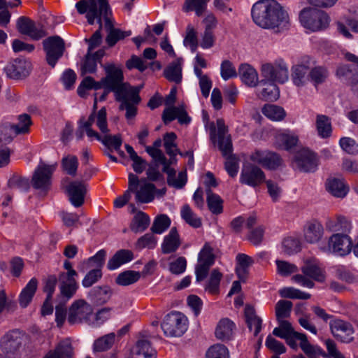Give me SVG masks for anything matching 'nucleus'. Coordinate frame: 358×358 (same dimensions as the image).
<instances>
[{
	"instance_id": "obj_42",
	"label": "nucleus",
	"mask_w": 358,
	"mask_h": 358,
	"mask_svg": "<svg viewBox=\"0 0 358 358\" xmlns=\"http://www.w3.org/2000/svg\"><path fill=\"white\" fill-rule=\"evenodd\" d=\"M171 223V219L168 215H159L154 219L150 231L155 234H162L169 228Z\"/></svg>"
},
{
	"instance_id": "obj_15",
	"label": "nucleus",
	"mask_w": 358,
	"mask_h": 358,
	"mask_svg": "<svg viewBox=\"0 0 358 358\" xmlns=\"http://www.w3.org/2000/svg\"><path fill=\"white\" fill-rule=\"evenodd\" d=\"M345 58L352 64L338 66L336 70V75L340 78H345L348 80L352 90H355L358 85V56L350 52H346Z\"/></svg>"
},
{
	"instance_id": "obj_14",
	"label": "nucleus",
	"mask_w": 358,
	"mask_h": 358,
	"mask_svg": "<svg viewBox=\"0 0 358 358\" xmlns=\"http://www.w3.org/2000/svg\"><path fill=\"white\" fill-rule=\"evenodd\" d=\"M92 313L93 308L89 303L84 299H78L71 305L67 320L71 324L87 322Z\"/></svg>"
},
{
	"instance_id": "obj_60",
	"label": "nucleus",
	"mask_w": 358,
	"mask_h": 358,
	"mask_svg": "<svg viewBox=\"0 0 358 358\" xmlns=\"http://www.w3.org/2000/svg\"><path fill=\"white\" fill-rule=\"evenodd\" d=\"M282 248L284 253L291 255L300 251V242L296 238L287 237L282 241Z\"/></svg>"
},
{
	"instance_id": "obj_23",
	"label": "nucleus",
	"mask_w": 358,
	"mask_h": 358,
	"mask_svg": "<svg viewBox=\"0 0 358 358\" xmlns=\"http://www.w3.org/2000/svg\"><path fill=\"white\" fill-rule=\"evenodd\" d=\"M325 227L327 230L332 232L348 233L352 229V223L345 216L337 215L327 219Z\"/></svg>"
},
{
	"instance_id": "obj_64",
	"label": "nucleus",
	"mask_w": 358,
	"mask_h": 358,
	"mask_svg": "<svg viewBox=\"0 0 358 358\" xmlns=\"http://www.w3.org/2000/svg\"><path fill=\"white\" fill-rule=\"evenodd\" d=\"M277 273L282 276H288L292 273L298 271V268L295 264L286 261L276 260Z\"/></svg>"
},
{
	"instance_id": "obj_4",
	"label": "nucleus",
	"mask_w": 358,
	"mask_h": 358,
	"mask_svg": "<svg viewBox=\"0 0 358 358\" xmlns=\"http://www.w3.org/2000/svg\"><path fill=\"white\" fill-rule=\"evenodd\" d=\"M301 271L303 274L293 275L292 280L303 287L313 288L315 285L313 280L320 282L325 280L324 271L315 258L305 260Z\"/></svg>"
},
{
	"instance_id": "obj_63",
	"label": "nucleus",
	"mask_w": 358,
	"mask_h": 358,
	"mask_svg": "<svg viewBox=\"0 0 358 358\" xmlns=\"http://www.w3.org/2000/svg\"><path fill=\"white\" fill-rule=\"evenodd\" d=\"M222 274L217 270L213 269L206 286V289L213 294H216L219 291V285Z\"/></svg>"
},
{
	"instance_id": "obj_20",
	"label": "nucleus",
	"mask_w": 358,
	"mask_h": 358,
	"mask_svg": "<svg viewBox=\"0 0 358 358\" xmlns=\"http://www.w3.org/2000/svg\"><path fill=\"white\" fill-rule=\"evenodd\" d=\"M3 70L9 78L22 79L29 76L31 64L24 59L17 58L9 62Z\"/></svg>"
},
{
	"instance_id": "obj_28",
	"label": "nucleus",
	"mask_w": 358,
	"mask_h": 358,
	"mask_svg": "<svg viewBox=\"0 0 358 358\" xmlns=\"http://www.w3.org/2000/svg\"><path fill=\"white\" fill-rule=\"evenodd\" d=\"M112 294V289L106 285L95 287L89 292L90 300L97 306L103 305L108 301Z\"/></svg>"
},
{
	"instance_id": "obj_37",
	"label": "nucleus",
	"mask_w": 358,
	"mask_h": 358,
	"mask_svg": "<svg viewBox=\"0 0 358 358\" xmlns=\"http://www.w3.org/2000/svg\"><path fill=\"white\" fill-rule=\"evenodd\" d=\"M245 316L248 328L252 330L254 327V336H257L262 329V319L256 315L255 308L250 306L245 307Z\"/></svg>"
},
{
	"instance_id": "obj_49",
	"label": "nucleus",
	"mask_w": 358,
	"mask_h": 358,
	"mask_svg": "<svg viewBox=\"0 0 358 358\" xmlns=\"http://www.w3.org/2000/svg\"><path fill=\"white\" fill-rule=\"evenodd\" d=\"M275 140L279 147L287 150L296 146L299 141L297 136L284 133L276 135Z\"/></svg>"
},
{
	"instance_id": "obj_13",
	"label": "nucleus",
	"mask_w": 358,
	"mask_h": 358,
	"mask_svg": "<svg viewBox=\"0 0 358 358\" xmlns=\"http://www.w3.org/2000/svg\"><path fill=\"white\" fill-rule=\"evenodd\" d=\"M43 47L48 64L54 68L65 51L64 40L59 36H49L43 40Z\"/></svg>"
},
{
	"instance_id": "obj_56",
	"label": "nucleus",
	"mask_w": 358,
	"mask_h": 358,
	"mask_svg": "<svg viewBox=\"0 0 358 358\" xmlns=\"http://www.w3.org/2000/svg\"><path fill=\"white\" fill-rule=\"evenodd\" d=\"M292 303L289 301L280 300L275 304V316L277 320L289 317L291 313Z\"/></svg>"
},
{
	"instance_id": "obj_45",
	"label": "nucleus",
	"mask_w": 358,
	"mask_h": 358,
	"mask_svg": "<svg viewBox=\"0 0 358 358\" xmlns=\"http://www.w3.org/2000/svg\"><path fill=\"white\" fill-rule=\"evenodd\" d=\"M262 112L268 119L274 121L282 120L285 116V111L282 107L273 104L264 105Z\"/></svg>"
},
{
	"instance_id": "obj_10",
	"label": "nucleus",
	"mask_w": 358,
	"mask_h": 358,
	"mask_svg": "<svg viewBox=\"0 0 358 358\" xmlns=\"http://www.w3.org/2000/svg\"><path fill=\"white\" fill-rule=\"evenodd\" d=\"M76 7L80 14L86 13V18L87 20V22L90 24H94L95 20H96V22L99 24V29L96 31H99V32H101L103 29V21H104L105 28L107 18L109 19L110 21H114L110 7L109 13H104V11L101 10L98 5L96 6V8H94V10H92V4L87 3L86 0L79 1L76 3Z\"/></svg>"
},
{
	"instance_id": "obj_57",
	"label": "nucleus",
	"mask_w": 358,
	"mask_h": 358,
	"mask_svg": "<svg viewBox=\"0 0 358 358\" xmlns=\"http://www.w3.org/2000/svg\"><path fill=\"white\" fill-rule=\"evenodd\" d=\"M176 138L177 136L173 132L166 133L164 136V145L166 152L170 156V157L173 159H175L178 151L176 144L175 143Z\"/></svg>"
},
{
	"instance_id": "obj_61",
	"label": "nucleus",
	"mask_w": 358,
	"mask_h": 358,
	"mask_svg": "<svg viewBox=\"0 0 358 358\" xmlns=\"http://www.w3.org/2000/svg\"><path fill=\"white\" fill-rule=\"evenodd\" d=\"M56 169V164H40L35 170L31 179H50Z\"/></svg>"
},
{
	"instance_id": "obj_59",
	"label": "nucleus",
	"mask_w": 358,
	"mask_h": 358,
	"mask_svg": "<svg viewBox=\"0 0 358 358\" xmlns=\"http://www.w3.org/2000/svg\"><path fill=\"white\" fill-rule=\"evenodd\" d=\"M279 294L282 297L289 299H308L310 298V294L303 292L292 287H284L280 289Z\"/></svg>"
},
{
	"instance_id": "obj_34",
	"label": "nucleus",
	"mask_w": 358,
	"mask_h": 358,
	"mask_svg": "<svg viewBox=\"0 0 358 358\" xmlns=\"http://www.w3.org/2000/svg\"><path fill=\"white\" fill-rule=\"evenodd\" d=\"M36 278H31L22 290L19 296V303L21 307L26 308L31 301L38 287Z\"/></svg>"
},
{
	"instance_id": "obj_2",
	"label": "nucleus",
	"mask_w": 358,
	"mask_h": 358,
	"mask_svg": "<svg viewBox=\"0 0 358 358\" xmlns=\"http://www.w3.org/2000/svg\"><path fill=\"white\" fill-rule=\"evenodd\" d=\"M253 22L264 29H287L289 17L287 12L275 0H259L252 7Z\"/></svg>"
},
{
	"instance_id": "obj_47",
	"label": "nucleus",
	"mask_w": 358,
	"mask_h": 358,
	"mask_svg": "<svg viewBox=\"0 0 358 358\" xmlns=\"http://www.w3.org/2000/svg\"><path fill=\"white\" fill-rule=\"evenodd\" d=\"M182 218L190 226L199 228L201 226V220L192 211L188 204L184 205L180 210Z\"/></svg>"
},
{
	"instance_id": "obj_17",
	"label": "nucleus",
	"mask_w": 358,
	"mask_h": 358,
	"mask_svg": "<svg viewBox=\"0 0 358 358\" xmlns=\"http://www.w3.org/2000/svg\"><path fill=\"white\" fill-rule=\"evenodd\" d=\"M352 247V240L347 234L336 233L329 237L328 247L321 248V250L324 252L345 256L350 252Z\"/></svg>"
},
{
	"instance_id": "obj_41",
	"label": "nucleus",
	"mask_w": 358,
	"mask_h": 358,
	"mask_svg": "<svg viewBox=\"0 0 358 358\" xmlns=\"http://www.w3.org/2000/svg\"><path fill=\"white\" fill-rule=\"evenodd\" d=\"M316 129L318 135L322 138H329L331 134L330 119L324 115H317L316 117Z\"/></svg>"
},
{
	"instance_id": "obj_58",
	"label": "nucleus",
	"mask_w": 358,
	"mask_h": 358,
	"mask_svg": "<svg viewBox=\"0 0 358 358\" xmlns=\"http://www.w3.org/2000/svg\"><path fill=\"white\" fill-rule=\"evenodd\" d=\"M183 43L185 46H189L192 52H195L198 48L197 32L192 24L187 26Z\"/></svg>"
},
{
	"instance_id": "obj_35",
	"label": "nucleus",
	"mask_w": 358,
	"mask_h": 358,
	"mask_svg": "<svg viewBox=\"0 0 358 358\" xmlns=\"http://www.w3.org/2000/svg\"><path fill=\"white\" fill-rule=\"evenodd\" d=\"M325 188L331 195L336 198H344L350 189L343 180H327Z\"/></svg>"
},
{
	"instance_id": "obj_50",
	"label": "nucleus",
	"mask_w": 358,
	"mask_h": 358,
	"mask_svg": "<svg viewBox=\"0 0 358 358\" xmlns=\"http://www.w3.org/2000/svg\"><path fill=\"white\" fill-rule=\"evenodd\" d=\"M136 354L143 355L144 358H156L157 352L152 348L149 341L145 338L139 339L136 345Z\"/></svg>"
},
{
	"instance_id": "obj_53",
	"label": "nucleus",
	"mask_w": 358,
	"mask_h": 358,
	"mask_svg": "<svg viewBox=\"0 0 358 358\" xmlns=\"http://www.w3.org/2000/svg\"><path fill=\"white\" fill-rule=\"evenodd\" d=\"M154 234L155 233L151 231L138 238L135 243L136 248L138 250L144 248L154 249L157 244V238Z\"/></svg>"
},
{
	"instance_id": "obj_31",
	"label": "nucleus",
	"mask_w": 358,
	"mask_h": 358,
	"mask_svg": "<svg viewBox=\"0 0 358 358\" xmlns=\"http://www.w3.org/2000/svg\"><path fill=\"white\" fill-rule=\"evenodd\" d=\"M134 259V254L129 250H120L108 260L107 268L115 270L120 266L131 262Z\"/></svg>"
},
{
	"instance_id": "obj_27",
	"label": "nucleus",
	"mask_w": 358,
	"mask_h": 358,
	"mask_svg": "<svg viewBox=\"0 0 358 358\" xmlns=\"http://www.w3.org/2000/svg\"><path fill=\"white\" fill-rule=\"evenodd\" d=\"M235 328L236 325L229 318H222L217 324L215 335L220 341H229L233 336Z\"/></svg>"
},
{
	"instance_id": "obj_54",
	"label": "nucleus",
	"mask_w": 358,
	"mask_h": 358,
	"mask_svg": "<svg viewBox=\"0 0 358 358\" xmlns=\"http://www.w3.org/2000/svg\"><path fill=\"white\" fill-rule=\"evenodd\" d=\"M115 337V334L110 333L96 339L94 343V350L103 352L110 349L114 343Z\"/></svg>"
},
{
	"instance_id": "obj_19",
	"label": "nucleus",
	"mask_w": 358,
	"mask_h": 358,
	"mask_svg": "<svg viewBox=\"0 0 358 358\" xmlns=\"http://www.w3.org/2000/svg\"><path fill=\"white\" fill-rule=\"evenodd\" d=\"M296 167L301 172H314L318 165L317 155L307 148L296 152L294 157Z\"/></svg>"
},
{
	"instance_id": "obj_26",
	"label": "nucleus",
	"mask_w": 358,
	"mask_h": 358,
	"mask_svg": "<svg viewBox=\"0 0 358 358\" xmlns=\"http://www.w3.org/2000/svg\"><path fill=\"white\" fill-rule=\"evenodd\" d=\"M238 76L241 81L248 87H253L257 85L259 81L257 71L248 64H242L238 68Z\"/></svg>"
},
{
	"instance_id": "obj_8",
	"label": "nucleus",
	"mask_w": 358,
	"mask_h": 358,
	"mask_svg": "<svg viewBox=\"0 0 358 358\" xmlns=\"http://www.w3.org/2000/svg\"><path fill=\"white\" fill-rule=\"evenodd\" d=\"M28 336L22 331L13 329L6 333L0 340V348L7 355H14L22 350L27 342Z\"/></svg>"
},
{
	"instance_id": "obj_5",
	"label": "nucleus",
	"mask_w": 358,
	"mask_h": 358,
	"mask_svg": "<svg viewBox=\"0 0 358 358\" xmlns=\"http://www.w3.org/2000/svg\"><path fill=\"white\" fill-rule=\"evenodd\" d=\"M128 187L130 192L135 194L136 201L141 203H150L155 196L162 197L166 192L165 187L156 189L155 186L148 180H129Z\"/></svg>"
},
{
	"instance_id": "obj_9",
	"label": "nucleus",
	"mask_w": 358,
	"mask_h": 358,
	"mask_svg": "<svg viewBox=\"0 0 358 358\" xmlns=\"http://www.w3.org/2000/svg\"><path fill=\"white\" fill-rule=\"evenodd\" d=\"M188 320L185 315L174 311L168 314L162 322L161 327L166 336H181L187 331Z\"/></svg>"
},
{
	"instance_id": "obj_55",
	"label": "nucleus",
	"mask_w": 358,
	"mask_h": 358,
	"mask_svg": "<svg viewBox=\"0 0 358 358\" xmlns=\"http://www.w3.org/2000/svg\"><path fill=\"white\" fill-rule=\"evenodd\" d=\"M222 200L218 195L213 194L210 190H207L208 206L213 214L217 215L222 213Z\"/></svg>"
},
{
	"instance_id": "obj_16",
	"label": "nucleus",
	"mask_w": 358,
	"mask_h": 358,
	"mask_svg": "<svg viewBox=\"0 0 358 358\" xmlns=\"http://www.w3.org/2000/svg\"><path fill=\"white\" fill-rule=\"evenodd\" d=\"M215 259L213 248L206 243L199 254L198 263L195 267L197 282H201L207 277L210 266L215 262Z\"/></svg>"
},
{
	"instance_id": "obj_12",
	"label": "nucleus",
	"mask_w": 358,
	"mask_h": 358,
	"mask_svg": "<svg viewBox=\"0 0 358 358\" xmlns=\"http://www.w3.org/2000/svg\"><path fill=\"white\" fill-rule=\"evenodd\" d=\"M106 115V110L104 107L98 111L96 126L104 135L103 136L100 135V139L96 140L101 141L108 150H110L112 148L118 150L122 143L121 135L109 134L110 130L108 129Z\"/></svg>"
},
{
	"instance_id": "obj_30",
	"label": "nucleus",
	"mask_w": 358,
	"mask_h": 358,
	"mask_svg": "<svg viewBox=\"0 0 358 358\" xmlns=\"http://www.w3.org/2000/svg\"><path fill=\"white\" fill-rule=\"evenodd\" d=\"M324 234V228L317 221L308 223L304 229V238L309 243H316L321 240Z\"/></svg>"
},
{
	"instance_id": "obj_18",
	"label": "nucleus",
	"mask_w": 358,
	"mask_h": 358,
	"mask_svg": "<svg viewBox=\"0 0 358 358\" xmlns=\"http://www.w3.org/2000/svg\"><path fill=\"white\" fill-rule=\"evenodd\" d=\"M329 327L331 333L337 341L343 343L354 341L355 329L350 322L336 319L330 322Z\"/></svg>"
},
{
	"instance_id": "obj_39",
	"label": "nucleus",
	"mask_w": 358,
	"mask_h": 358,
	"mask_svg": "<svg viewBox=\"0 0 358 358\" xmlns=\"http://www.w3.org/2000/svg\"><path fill=\"white\" fill-rule=\"evenodd\" d=\"M106 252L104 250L98 251L95 255L90 257L87 261H84L79 265L78 268L81 271H85V268H100L104 264Z\"/></svg>"
},
{
	"instance_id": "obj_6",
	"label": "nucleus",
	"mask_w": 358,
	"mask_h": 358,
	"mask_svg": "<svg viewBox=\"0 0 358 358\" xmlns=\"http://www.w3.org/2000/svg\"><path fill=\"white\" fill-rule=\"evenodd\" d=\"M261 75L263 78L259 83L265 82L285 83L289 78L288 66L282 59L275 60L272 63H266L261 66Z\"/></svg>"
},
{
	"instance_id": "obj_51",
	"label": "nucleus",
	"mask_w": 358,
	"mask_h": 358,
	"mask_svg": "<svg viewBox=\"0 0 358 358\" xmlns=\"http://www.w3.org/2000/svg\"><path fill=\"white\" fill-rule=\"evenodd\" d=\"M242 179H264L265 176L260 168L251 164H244L242 173Z\"/></svg>"
},
{
	"instance_id": "obj_21",
	"label": "nucleus",
	"mask_w": 358,
	"mask_h": 358,
	"mask_svg": "<svg viewBox=\"0 0 358 358\" xmlns=\"http://www.w3.org/2000/svg\"><path fill=\"white\" fill-rule=\"evenodd\" d=\"M250 159L268 169H275L281 166L282 163V160L278 154L268 150H257L252 154Z\"/></svg>"
},
{
	"instance_id": "obj_32",
	"label": "nucleus",
	"mask_w": 358,
	"mask_h": 358,
	"mask_svg": "<svg viewBox=\"0 0 358 358\" xmlns=\"http://www.w3.org/2000/svg\"><path fill=\"white\" fill-rule=\"evenodd\" d=\"M182 59L178 58L165 68L164 76L169 81L177 84L182 81Z\"/></svg>"
},
{
	"instance_id": "obj_22",
	"label": "nucleus",
	"mask_w": 358,
	"mask_h": 358,
	"mask_svg": "<svg viewBox=\"0 0 358 358\" xmlns=\"http://www.w3.org/2000/svg\"><path fill=\"white\" fill-rule=\"evenodd\" d=\"M58 280L59 282L58 301L66 303L76 294L78 289V284L76 278H58Z\"/></svg>"
},
{
	"instance_id": "obj_24",
	"label": "nucleus",
	"mask_w": 358,
	"mask_h": 358,
	"mask_svg": "<svg viewBox=\"0 0 358 358\" xmlns=\"http://www.w3.org/2000/svg\"><path fill=\"white\" fill-rule=\"evenodd\" d=\"M181 240L176 227H172L169 234L164 237L161 250L163 254L175 252L180 246Z\"/></svg>"
},
{
	"instance_id": "obj_25",
	"label": "nucleus",
	"mask_w": 358,
	"mask_h": 358,
	"mask_svg": "<svg viewBox=\"0 0 358 358\" xmlns=\"http://www.w3.org/2000/svg\"><path fill=\"white\" fill-rule=\"evenodd\" d=\"M115 21H110L107 18L106 24V31H107V36L106 42L109 47H113L119 41L131 35V31H122L118 28L114 27Z\"/></svg>"
},
{
	"instance_id": "obj_38",
	"label": "nucleus",
	"mask_w": 358,
	"mask_h": 358,
	"mask_svg": "<svg viewBox=\"0 0 358 358\" xmlns=\"http://www.w3.org/2000/svg\"><path fill=\"white\" fill-rule=\"evenodd\" d=\"M150 222V217L143 211H138L134 216L130 224V229L134 233L145 231Z\"/></svg>"
},
{
	"instance_id": "obj_1",
	"label": "nucleus",
	"mask_w": 358,
	"mask_h": 358,
	"mask_svg": "<svg viewBox=\"0 0 358 358\" xmlns=\"http://www.w3.org/2000/svg\"><path fill=\"white\" fill-rule=\"evenodd\" d=\"M101 66L106 76L99 82L94 80L92 89L113 91L115 99L120 103V110H126V118L134 117L137 113V106L141 101L139 93L142 86L134 87L124 82L123 71L120 66L114 64H105Z\"/></svg>"
},
{
	"instance_id": "obj_11",
	"label": "nucleus",
	"mask_w": 358,
	"mask_h": 358,
	"mask_svg": "<svg viewBox=\"0 0 358 358\" xmlns=\"http://www.w3.org/2000/svg\"><path fill=\"white\" fill-rule=\"evenodd\" d=\"M61 187L74 207L83 205L87 192V185L83 180H63Z\"/></svg>"
},
{
	"instance_id": "obj_44",
	"label": "nucleus",
	"mask_w": 358,
	"mask_h": 358,
	"mask_svg": "<svg viewBox=\"0 0 358 358\" xmlns=\"http://www.w3.org/2000/svg\"><path fill=\"white\" fill-rule=\"evenodd\" d=\"M141 278L138 271L128 270L120 273L115 279V282L120 286H128L136 282Z\"/></svg>"
},
{
	"instance_id": "obj_29",
	"label": "nucleus",
	"mask_w": 358,
	"mask_h": 358,
	"mask_svg": "<svg viewBox=\"0 0 358 358\" xmlns=\"http://www.w3.org/2000/svg\"><path fill=\"white\" fill-rule=\"evenodd\" d=\"M73 355L71 341L65 339L60 341L54 350H50L43 358H72Z\"/></svg>"
},
{
	"instance_id": "obj_40",
	"label": "nucleus",
	"mask_w": 358,
	"mask_h": 358,
	"mask_svg": "<svg viewBox=\"0 0 358 358\" xmlns=\"http://www.w3.org/2000/svg\"><path fill=\"white\" fill-rule=\"evenodd\" d=\"M210 0H185L182 10L185 13L194 11L196 16L203 15Z\"/></svg>"
},
{
	"instance_id": "obj_7",
	"label": "nucleus",
	"mask_w": 358,
	"mask_h": 358,
	"mask_svg": "<svg viewBox=\"0 0 358 358\" xmlns=\"http://www.w3.org/2000/svg\"><path fill=\"white\" fill-rule=\"evenodd\" d=\"M301 24L312 31H317L327 28L329 23V15L322 10L314 8H305L299 14Z\"/></svg>"
},
{
	"instance_id": "obj_48",
	"label": "nucleus",
	"mask_w": 358,
	"mask_h": 358,
	"mask_svg": "<svg viewBox=\"0 0 358 358\" xmlns=\"http://www.w3.org/2000/svg\"><path fill=\"white\" fill-rule=\"evenodd\" d=\"M264 86L261 92V97L266 101H275L280 96L278 87L275 83L265 82L260 83Z\"/></svg>"
},
{
	"instance_id": "obj_33",
	"label": "nucleus",
	"mask_w": 358,
	"mask_h": 358,
	"mask_svg": "<svg viewBox=\"0 0 358 358\" xmlns=\"http://www.w3.org/2000/svg\"><path fill=\"white\" fill-rule=\"evenodd\" d=\"M291 77L293 83L295 85L298 87L305 85L309 80L308 66L302 64H299L295 66H293L292 68Z\"/></svg>"
},
{
	"instance_id": "obj_62",
	"label": "nucleus",
	"mask_w": 358,
	"mask_h": 358,
	"mask_svg": "<svg viewBox=\"0 0 358 358\" xmlns=\"http://www.w3.org/2000/svg\"><path fill=\"white\" fill-rule=\"evenodd\" d=\"M206 358H229L227 347L222 344H215L211 346L206 354Z\"/></svg>"
},
{
	"instance_id": "obj_46",
	"label": "nucleus",
	"mask_w": 358,
	"mask_h": 358,
	"mask_svg": "<svg viewBox=\"0 0 358 358\" xmlns=\"http://www.w3.org/2000/svg\"><path fill=\"white\" fill-rule=\"evenodd\" d=\"M61 166L64 172L71 176H75L78 166L77 157L68 155L64 157L61 162Z\"/></svg>"
},
{
	"instance_id": "obj_36",
	"label": "nucleus",
	"mask_w": 358,
	"mask_h": 358,
	"mask_svg": "<svg viewBox=\"0 0 358 358\" xmlns=\"http://www.w3.org/2000/svg\"><path fill=\"white\" fill-rule=\"evenodd\" d=\"M97 115L98 113H92L87 119L85 117H81L79 121L78 122V125L80 126V128L85 129V134L90 141L94 139H100V134L96 131L92 129V126L95 122H97Z\"/></svg>"
},
{
	"instance_id": "obj_3",
	"label": "nucleus",
	"mask_w": 358,
	"mask_h": 358,
	"mask_svg": "<svg viewBox=\"0 0 358 358\" xmlns=\"http://www.w3.org/2000/svg\"><path fill=\"white\" fill-rule=\"evenodd\" d=\"M217 127V134H216V128L213 123L210 127V137L215 143L217 142L219 150L222 155L226 157L225 169L229 177L234 178L238 170V163L236 157L231 155L232 142L230 136H227L228 129L225 126L222 119H218L216 122Z\"/></svg>"
},
{
	"instance_id": "obj_52",
	"label": "nucleus",
	"mask_w": 358,
	"mask_h": 358,
	"mask_svg": "<svg viewBox=\"0 0 358 358\" xmlns=\"http://www.w3.org/2000/svg\"><path fill=\"white\" fill-rule=\"evenodd\" d=\"M329 76L327 69L324 66H315L309 70V80L315 86L323 83Z\"/></svg>"
},
{
	"instance_id": "obj_43",
	"label": "nucleus",
	"mask_w": 358,
	"mask_h": 358,
	"mask_svg": "<svg viewBox=\"0 0 358 358\" xmlns=\"http://www.w3.org/2000/svg\"><path fill=\"white\" fill-rule=\"evenodd\" d=\"M17 124L7 125L10 129V133L14 132L15 135L26 134L29 130L31 124V117L28 114H22L18 117Z\"/></svg>"
}]
</instances>
